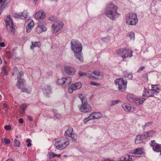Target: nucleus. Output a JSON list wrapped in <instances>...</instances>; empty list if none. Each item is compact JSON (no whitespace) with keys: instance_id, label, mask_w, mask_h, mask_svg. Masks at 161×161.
<instances>
[{"instance_id":"nucleus-1","label":"nucleus","mask_w":161,"mask_h":161,"mask_svg":"<svg viewBox=\"0 0 161 161\" xmlns=\"http://www.w3.org/2000/svg\"><path fill=\"white\" fill-rule=\"evenodd\" d=\"M71 49L74 52V56L81 62L83 61L82 53V46L81 43L77 40L72 39L70 42Z\"/></svg>"},{"instance_id":"nucleus-2","label":"nucleus","mask_w":161,"mask_h":161,"mask_svg":"<svg viewBox=\"0 0 161 161\" xmlns=\"http://www.w3.org/2000/svg\"><path fill=\"white\" fill-rule=\"evenodd\" d=\"M117 9V7L113 3L107 5L105 11L106 16L110 19L114 20L120 15L116 11Z\"/></svg>"},{"instance_id":"nucleus-3","label":"nucleus","mask_w":161,"mask_h":161,"mask_svg":"<svg viewBox=\"0 0 161 161\" xmlns=\"http://www.w3.org/2000/svg\"><path fill=\"white\" fill-rule=\"evenodd\" d=\"M78 97L80 99L82 104L79 108L80 111L82 112L87 113L90 112L92 108L87 102V99L85 95L82 94H79Z\"/></svg>"},{"instance_id":"nucleus-4","label":"nucleus","mask_w":161,"mask_h":161,"mask_svg":"<svg viewBox=\"0 0 161 161\" xmlns=\"http://www.w3.org/2000/svg\"><path fill=\"white\" fill-rule=\"evenodd\" d=\"M133 51L132 50L125 47L121 48L117 51V54L121 56L123 59L133 56Z\"/></svg>"},{"instance_id":"nucleus-5","label":"nucleus","mask_w":161,"mask_h":161,"mask_svg":"<svg viewBox=\"0 0 161 161\" xmlns=\"http://www.w3.org/2000/svg\"><path fill=\"white\" fill-rule=\"evenodd\" d=\"M138 19L136 14L131 13L128 14L126 18V22L129 25H135L137 24Z\"/></svg>"},{"instance_id":"nucleus-6","label":"nucleus","mask_w":161,"mask_h":161,"mask_svg":"<svg viewBox=\"0 0 161 161\" xmlns=\"http://www.w3.org/2000/svg\"><path fill=\"white\" fill-rule=\"evenodd\" d=\"M114 83L116 85H118L119 91L124 92L126 90L127 84L126 80H124L122 78L117 79L115 80Z\"/></svg>"},{"instance_id":"nucleus-7","label":"nucleus","mask_w":161,"mask_h":161,"mask_svg":"<svg viewBox=\"0 0 161 161\" xmlns=\"http://www.w3.org/2000/svg\"><path fill=\"white\" fill-rule=\"evenodd\" d=\"M64 26L63 23L61 21H58L55 22L52 25V32L53 34H56L61 31Z\"/></svg>"},{"instance_id":"nucleus-8","label":"nucleus","mask_w":161,"mask_h":161,"mask_svg":"<svg viewBox=\"0 0 161 161\" xmlns=\"http://www.w3.org/2000/svg\"><path fill=\"white\" fill-rule=\"evenodd\" d=\"M6 26L7 28H9L11 33L12 34H14V25L12 20L10 18V16L8 15L7 16V18L5 20Z\"/></svg>"},{"instance_id":"nucleus-9","label":"nucleus","mask_w":161,"mask_h":161,"mask_svg":"<svg viewBox=\"0 0 161 161\" xmlns=\"http://www.w3.org/2000/svg\"><path fill=\"white\" fill-rule=\"evenodd\" d=\"M69 143V141H66L62 143L60 141H58L55 142L54 145L57 149L62 150L68 146Z\"/></svg>"},{"instance_id":"nucleus-10","label":"nucleus","mask_w":161,"mask_h":161,"mask_svg":"<svg viewBox=\"0 0 161 161\" xmlns=\"http://www.w3.org/2000/svg\"><path fill=\"white\" fill-rule=\"evenodd\" d=\"M150 145L155 152H159L161 150V144L156 143L155 140L151 141Z\"/></svg>"},{"instance_id":"nucleus-11","label":"nucleus","mask_w":161,"mask_h":161,"mask_svg":"<svg viewBox=\"0 0 161 161\" xmlns=\"http://www.w3.org/2000/svg\"><path fill=\"white\" fill-rule=\"evenodd\" d=\"M27 15V11L24 10L22 12L15 13L13 15L15 18H19L24 19L26 18Z\"/></svg>"},{"instance_id":"nucleus-12","label":"nucleus","mask_w":161,"mask_h":161,"mask_svg":"<svg viewBox=\"0 0 161 161\" xmlns=\"http://www.w3.org/2000/svg\"><path fill=\"white\" fill-rule=\"evenodd\" d=\"M64 69L65 73L69 75H73L76 71L75 69L71 66H65Z\"/></svg>"},{"instance_id":"nucleus-13","label":"nucleus","mask_w":161,"mask_h":161,"mask_svg":"<svg viewBox=\"0 0 161 161\" xmlns=\"http://www.w3.org/2000/svg\"><path fill=\"white\" fill-rule=\"evenodd\" d=\"M102 116V114L99 112H94L91 114L88 117L89 120L97 119L100 118Z\"/></svg>"},{"instance_id":"nucleus-14","label":"nucleus","mask_w":161,"mask_h":161,"mask_svg":"<svg viewBox=\"0 0 161 161\" xmlns=\"http://www.w3.org/2000/svg\"><path fill=\"white\" fill-rule=\"evenodd\" d=\"M46 30L47 28L45 27L43 22H40L38 23L36 28V31L38 33L40 34Z\"/></svg>"},{"instance_id":"nucleus-15","label":"nucleus","mask_w":161,"mask_h":161,"mask_svg":"<svg viewBox=\"0 0 161 161\" xmlns=\"http://www.w3.org/2000/svg\"><path fill=\"white\" fill-rule=\"evenodd\" d=\"M43 92L45 95H48L52 92V88L50 86L48 85H44L42 87Z\"/></svg>"},{"instance_id":"nucleus-16","label":"nucleus","mask_w":161,"mask_h":161,"mask_svg":"<svg viewBox=\"0 0 161 161\" xmlns=\"http://www.w3.org/2000/svg\"><path fill=\"white\" fill-rule=\"evenodd\" d=\"M19 75L17 77V83L16 84V86L18 87H19V88L20 87V85L21 86L23 84L24 81V80L23 79H21V76L23 75H24L23 72L22 71H20L19 73Z\"/></svg>"},{"instance_id":"nucleus-17","label":"nucleus","mask_w":161,"mask_h":161,"mask_svg":"<svg viewBox=\"0 0 161 161\" xmlns=\"http://www.w3.org/2000/svg\"><path fill=\"white\" fill-rule=\"evenodd\" d=\"M144 91L145 94H143V97H153L155 93L151 89L147 90L145 88H144Z\"/></svg>"},{"instance_id":"nucleus-18","label":"nucleus","mask_w":161,"mask_h":161,"mask_svg":"<svg viewBox=\"0 0 161 161\" xmlns=\"http://www.w3.org/2000/svg\"><path fill=\"white\" fill-rule=\"evenodd\" d=\"M35 18L37 19H42L45 18V14L43 11L37 12L35 14Z\"/></svg>"},{"instance_id":"nucleus-19","label":"nucleus","mask_w":161,"mask_h":161,"mask_svg":"<svg viewBox=\"0 0 161 161\" xmlns=\"http://www.w3.org/2000/svg\"><path fill=\"white\" fill-rule=\"evenodd\" d=\"M145 138L143 133L141 135H137L136 136L135 143L136 144L141 143L143 142V139Z\"/></svg>"},{"instance_id":"nucleus-20","label":"nucleus","mask_w":161,"mask_h":161,"mask_svg":"<svg viewBox=\"0 0 161 161\" xmlns=\"http://www.w3.org/2000/svg\"><path fill=\"white\" fill-rule=\"evenodd\" d=\"M29 21V22L26 26V31L27 33H29L31 31L34 25V22L31 19Z\"/></svg>"},{"instance_id":"nucleus-21","label":"nucleus","mask_w":161,"mask_h":161,"mask_svg":"<svg viewBox=\"0 0 161 161\" xmlns=\"http://www.w3.org/2000/svg\"><path fill=\"white\" fill-rule=\"evenodd\" d=\"M145 138L152 137L156 134L155 131L153 130L146 131L143 133Z\"/></svg>"},{"instance_id":"nucleus-22","label":"nucleus","mask_w":161,"mask_h":161,"mask_svg":"<svg viewBox=\"0 0 161 161\" xmlns=\"http://www.w3.org/2000/svg\"><path fill=\"white\" fill-rule=\"evenodd\" d=\"M143 153L144 151L143 148L142 147H139L135 150H134L132 154L137 155H142L143 154Z\"/></svg>"},{"instance_id":"nucleus-23","label":"nucleus","mask_w":161,"mask_h":161,"mask_svg":"<svg viewBox=\"0 0 161 161\" xmlns=\"http://www.w3.org/2000/svg\"><path fill=\"white\" fill-rule=\"evenodd\" d=\"M145 100V98H140L138 97H135L133 103L137 105H139L142 104Z\"/></svg>"},{"instance_id":"nucleus-24","label":"nucleus","mask_w":161,"mask_h":161,"mask_svg":"<svg viewBox=\"0 0 161 161\" xmlns=\"http://www.w3.org/2000/svg\"><path fill=\"white\" fill-rule=\"evenodd\" d=\"M75 90L80 89L82 86V84L80 82H76L75 83L71 85Z\"/></svg>"},{"instance_id":"nucleus-25","label":"nucleus","mask_w":161,"mask_h":161,"mask_svg":"<svg viewBox=\"0 0 161 161\" xmlns=\"http://www.w3.org/2000/svg\"><path fill=\"white\" fill-rule=\"evenodd\" d=\"M41 44L39 42H32L31 45V46L30 48L31 49H34L35 47H40Z\"/></svg>"},{"instance_id":"nucleus-26","label":"nucleus","mask_w":161,"mask_h":161,"mask_svg":"<svg viewBox=\"0 0 161 161\" xmlns=\"http://www.w3.org/2000/svg\"><path fill=\"white\" fill-rule=\"evenodd\" d=\"M122 106L124 109L126 111H129L131 109V107L130 105L126 103L123 104Z\"/></svg>"},{"instance_id":"nucleus-27","label":"nucleus","mask_w":161,"mask_h":161,"mask_svg":"<svg viewBox=\"0 0 161 161\" xmlns=\"http://www.w3.org/2000/svg\"><path fill=\"white\" fill-rule=\"evenodd\" d=\"M124 75L125 77L128 78V79H131L133 77L132 73H128L127 71L124 72Z\"/></svg>"},{"instance_id":"nucleus-28","label":"nucleus","mask_w":161,"mask_h":161,"mask_svg":"<svg viewBox=\"0 0 161 161\" xmlns=\"http://www.w3.org/2000/svg\"><path fill=\"white\" fill-rule=\"evenodd\" d=\"M73 129L72 128H69L67 130L65 131L64 133V136L65 137H69L72 133Z\"/></svg>"},{"instance_id":"nucleus-29","label":"nucleus","mask_w":161,"mask_h":161,"mask_svg":"<svg viewBox=\"0 0 161 161\" xmlns=\"http://www.w3.org/2000/svg\"><path fill=\"white\" fill-rule=\"evenodd\" d=\"M152 89L155 93V94L157 95L158 93L157 90L159 89V88L158 86V85H152Z\"/></svg>"},{"instance_id":"nucleus-30","label":"nucleus","mask_w":161,"mask_h":161,"mask_svg":"<svg viewBox=\"0 0 161 161\" xmlns=\"http://www.w3.org/2000/svg\"><path fill=\"white\" fill-rule=\"evenodd\" d=\"M127 98L128 100L130 102L133 103L135 97L133 95L129 94L127 95Z\"/></svg>"},{"instance_id":"nucleus-31","label":"nucleus","mask_w":161,"mask_h":161,"mask_svg":"<svg viewBox=\"0 0 161 161\" xmlns=\"http://www.w3.org/2000/svg\"><path fill=\"white\" fill-rule=\"evenodd\" d=\"M129 155L121 157L119 159V161H129Z\"/></svg>"},{"instance_id":"nucleus-32","label":"nucleus","mask_w":161,"mask_h":161,"mask_svg":"<svg viewBox=\"0 0 161 161\" xmlns=\"http://www.w3.org/2000/svg\"><path fill=\"white\" fill-rule=\"evenodd\" d=\"M53 112L54 113V116L57 119H60L61 118V115L60 114L58 113L56 110H53Z\"/></svg>"},{"instance_id":"nucleus-33","label":"nucleus","mask_w":161,"mask_h":161,"mask_svg":"<svg viewBox=\"0 0 161 161\" xmlns=\"http://www.w3.org/2000/svg\"><path fill=\"white\" fill-rule=\"evenodd\" d=\"M64 79L65 81L64 84H65L66 85H68L71 83V79L70 77L64 78Z\"/></svg>"},{"instance_id":"nucleus-34","label":"nucleus","mask_w":161,"mask_h":161,"mask_svg":"<svg viewBox=\"0 0 161 161\" xmlns=\"http://www.w3.org/2000/svg\"><path fill=\"white\" fill-rule=\"evenodd\" d=\"M120 101L119 100H116L112 101L110 102L109 106H112L115 104H117L120 102Z\"/></svg>"},{"instance_id":"nucleus-35","label":"nucleus","mask_w":161,"mask_h":161,"mask_svg":"<svg viewBox=\"0 0 161 161\" xmlns=\"http://www.w3.org/2000/svg\"><path fill=\"white\" fill-rule=\"evenodd\" d=\"M24 84H23V85H22L21 86L20 85V89H21L22 90L21 91L22 92H25L27 93H30V92L29 90H28V89L26 88L25 87L24 88H22V86H23Z\"/></svg>"},{"instance_id":"nucleus-36","label":"nucleus","mask_w":161,"mask_h":161,"mask_svg":"<svg viewBox=\"0 0 161 161\" xmlns=\"http://www.w3.org/2000/svg\"><path fill=\"white\" fill-rule=\"evenodd\" d=\"M64 78H62L60 79H58L57 80V83L59 85H64Z\"/></svg>"},{"instance_id":"nucleus-37","label":"nucleus","mask_w":161,"mask_h":161,"mask_svg":"<svg viewBox=\"0 0 161 161\" xmlns=\"http://www.w3.org/2000/svg\"><path fill=\"white\" fill-rule=\"evenodd\" d=\"M153 122H147L145 123L144 125L142 126V128L144 129L146 127H149L152 124Z\"/></svg>"},{"instance_id":"nucleus-38","label":"nucleus","mask_w":161,"mask_h":161,"mask_svg":"<svg viewBox=\"0 0 161 161\" xmlns=\"http://www.w3.org/2000/svg\"><path fill=\"white\" fill-rule=\"evenodd\" d=\"M2 141L4 142L6 144H9L10 143V140L7 138H2Z\"/></svg>"},{"instance_id":"nucleus-39","label":"nucleus","mask_w":161,"mask_h":161,"mask_svg":"<svg viewBox=\"0 0 161 161\" xmlns=\"http://www.w3.org/2000/svg\"><path fill=\"white\" fill-rule=\"evenodd\" d=\"M92 73L94 75L99 76L101 75V72L98 70H95L92 71Z\"/></svg>"},{"instance_id":"nucleus-40","label":"nucleus","mask_w":161,"mask_h":161,"mask_svg":"<svg viewBox=\"0 0 161 161\" xmlns=\"http://www.w3.org/2000/svg\"><path fill=\"white\" fill-rule=\"evenodd\" d=\"M14 146L15 147H19L20 146V142L19 140L15 139L14 140Z\"/></svg>"},{"instance_id":"nucleus-41","label":"nucleus","mask_w":161,"mask_h":161,"mask_svg":"<svg viewBox=\"0 0 161 161\" xmlns=\"http://www.w3.org/2000/svg\"><path fill=\"white\" fill-rule=\"evenodd\" d=\"M110 39V37L109 36H107L106 37L104 38H102L101 39L102 41L105 42H108Z\"/></svg>"},{"instance_id":"nucleus-42","label":"nucleus","mask_w":161,"mask_h":161,"mask_svg":"<svg viewBox=\"0 0 161 161\" xmlns=\"http://www.w3.org/2000/svg\"><path fill=\"white\" fill-rule=\"evenodd\" d=\"M74 90H75L73 88V87H72V86L70 85L68 87V91L69 93H72Z\"/></svg>"},{"instance_id":"nucleus-43","label":"nucleus","mask_w":161,"mask_h":161,"mask_svg":"<svg viewBox=\"0 0 161 161\" xmlns=\"http://www.w3.org/2000/svg\"><path fill=\"white\" fill-rule=\"evenodd\" d=\"M27 106L25 104H23L22 105H21L20 108L21 109L23 110L22 113H24V112L25 110L27 108Z\"/></svg>"},{"instance_id":"nucleus-44","label":"nucleus","mask_w":161,"mask_h":161,"mask_svg":"<svg viewBox=\"0 0 161 161\" xmlns=\"http://www.w3.org/2000/svg\"><path fill=\"white\" fill-rule=\"evenodd\" d=\"M129 36L130 38L131 39L134 40L135 37V34L133 32H131L129 33Z\"/></svg>"},{"instance_id":"nucleus-45","label":"nucleus","mask_w":161,"mask_h":161,"mask_svg":"<svg viewBox=\"0 0 161 161\" xmlns=\"http://www.w3.org/2000/svg\"><path fill=\"white\" fill-rule=\"evenodd\" d=\"M90 84L91 85H92L95 86H101L100 84L92 81L90 82Z\"/></svg>"},{"instance_id":"nucleus-46","label":"nucleus","mask_w":161,"mask_h":161,"mask_svg":"<svg viewBox=\"0 0 161 161\" xmlns=\"http://www.w3.org/2000/svg\"><path fill=\"white\" fill-rule=\"evenodd\" d=\"M26 142L28 143L27 147H29L31 146V140L30 139H28L26 140Z\"/></svg>"},{"instance_id":"nucleus-47","label":"nucleus","mask_w":161,"mask_h":161,"mask_svg":"<svg viewBox=\"0 0 161 161\" xmlns=\"http://www.w3.org/2000/svg\"><path fill=\"white\" fill-rule=\"evenodd\" d=\"M69 137H71L73 140H75L76 138V135L74 134H72L69 136Z\"/></svg>"},{"instance_id":"nucleus-48","label":"nucleus","mask_w":161,"mask_h":161,"mask_svg":"<svg viewBox=\"0 0 161 161\" xmlns=\"http://www.w3.org/2000/svg\"><path fill=\"white\" fill-rule=\"evenodd\" d=\"M78 75L80 76H87V74L85 73H83L81 71L78 72Z\"/></svg>"},{"instance_id":"nucleus-49","label":"nucleus","mask_w":161,"mask_h":161,"mask_svg":"<svg viewBox=\"0 0 161 161\" xmlns=\"http://www.w3.org/2000/svg\"><path fill=\"white\" fill-rule=\"evenodd\" d=\"M4 129L7 130H10L11 129V127L10 125H6L4 127Z\"/></svg>"},{"instance_id":"nucleus-50","label":"nucleus","mask_w":161,"mask_h":161,"mask_svg":"<svg viewBox=\"0 0 161 161\" xmlns=\"http://www.w3.org/2000/svg\"><path fill=\"white\" fill-rule=\"evenodd\" d=\"M8 108V105L5 103H4L3 104V109L6 111L7 109Z\"/></svg>"},{"instance_id":"nucleus-51","label":"nucleus","mask_w":161,"mask_h":161,"mask_svg":"<svg viewBox=\"0 0 161 161\" xmlns=\"http://www.w3.org/2000/svg\"><path fill=\"white\" fill-rule=\"evenodd\" d=\"M145 68L144 66H141L137 70V72H139L142 71Z\"/></svg>"},{"instance_id":"nucleus-52","label":"nucleus","mask_w":161,"mask_h":161,"mask_svg":"<svg viewBox=\"0 0 161 161\" xmlns=\"http://www.w3.org/2000/svg\"><path fill=\"white\" fill-rule=\"evenodd\" d=\"M6 56H7L8 58L11 57V54L10 52L7 51L6 52Z\"/></svg>"},{"instance_id":"nucleus-53","label":"nucleus","mask_w":161,"mask_h":161,"mask_svg":"<svg viewBox=\"0 0 161 161\" xmlns=\"http://www.w3.org/2000/svg\"><path fill=\"white\" fill-rule=\"evenodd\" d=\"M55 18V17L54 16H52L50 17L49 18V19L50 20L53 21L54 20Z\"/></svg>"},{"instance_id":"nucleus-54","label":"nucleus","mask_w":161,"mask_h":161,"mask_svg":"<svg viewBox=\"0 0 161 161\" xmlns=\"http://www.w3.org/2000/svg\"><path fill=\"white\" fill-rule=\"evenodd\" d=\"M27 118L30 121H32L33 120L32 117L31 116L28 115Z\"/></svg>"},{"instance_id":"nucleus-55","label":"nucleus","mask_w":161,"mask_h":161,"mask_svg":"<svg viewBox=\"0 0 161 161\" xmlns=\"http://www.w3.org/2000/svg\"><path fill=\"white\" fill-rule=\"evenodd\" d=\"M19 122L20 124H22L23 123L24 120L23 119L19 118Z\"/></svg>"},{"instance_id":"nucleus-56","label":"nucleus","mask_w":161,"mask_h":161,"mask_svg":"<svg viewBox=\"0 0 161 161\" xmlns=\"http://www.w3.org/2000/svg\"><path fill=\"white\" fill-rule=\"evenodd\" d=\"M88 117L86 119H85L83 120V123L84 124H86L87 123V121L89 120Z\"/></svg>"},{"instance_id":"nucleus-57","label":"nucleus","mask_w":161,"mask_h":161,"mask_svg":"<svg viewBox=\"0 0 161 161\" xmlns=\"http://www.w3.org/2000/svg\"><path fill=\"white\" fill-rule=\"evenodd\" d=\"M87 76L88 77L90 78L94 79L95 80H97V79L96 78H95V77H94L93 76H91V75H87Z\"/></svg>"},{"instance_id":"nucleus-58","label":"nucleus","mask_w":161,"mask_h":161,"mask_svg":"<svg viewBox=\"0 0 161 161\" xmlns=\"http://www.w3.org/2000/svg\"><path fill=\"white\" fill-rule=\"evenodd\" d=\"M132 157H134V156H131V157L129 156V161H133L132 158Z\"/></svg>"},{"instance_id":"nucleus-59","label":"nucleus","mask_w":161,"mask_h":161,"mask_svg":"<svg viewBox=\"0 0 161 161\" xmlns=\"http://www.w3.org/2000/svg\"><path fill=\"white\" fill-rule=\"evenodd\" d=\"M0 46L1 47H5V44L3 42H0Z\"/></svg>"},{"instance_id":"nucleus-60","label":"nucleus","mask_w":161,"mask_h":161,"mask_svg":"<svg viewBox=\"0 0 161 161\" xmlns=\"http://www.w3.org/2000/svg\"><path fill=\"white\" fill-rule=\"evenodd\" d=\"M103 161H115L114 160H110L109 159H106L104 160Z\"/></svg>"},{"instance_id":"nucleus-61","label":"nucleus","mask_w":161,"mask_h":161,"mask_svg":"<svg viewBox=\"0 0 161 161\" xmlns=\"http://www.w3.org/2000/svg\"><path fill=\"white\" fill-rule=\"evenodd\" d=\"M51 156L52 157V158H54L55 157L57 156V154H55L54 153H52L51 155Z\"/></svg>"},{"instance_id":"nucleus-62","label":"nucleus","mask_w":161,"mask_h":161,"mask_svg":"<svg viewBox=\"0 0 161 161\" xmlns=\"http://www.w3.org/2000/svg\"><path fill=\"white\" fill-rule=\"evenodd\" d=\"M14 69L15 70H16L17 71V70H18V68H17V67H14Z\"/></svg>"},{"instance_id":"nucleus-63","label":"nucleus","mask_w":161,"mask_h":161,"mask_svg":"<svg viewBox=\"0 0 161 161\" xmlns=\"http://www.w3.org/2000/svg\"><path fill=\"white\" fill-rule=\"evenodd\" d=\"M6 161H14L12 159H8V160H6Z\"/></svg>"},{"instance_id":"nucleus-64","label":"nucleus","mask_w":161,"mask_h":161,"mask_svg":"<svg viewBox=\"0 0 161 161\" xmlns=\"http://www.w3.org/2000/svg\"><path fill=\"white\" fill-rule=\"evenodd\" d=\"M3 2V0H0V3H1Z\"/></svg>"}]
</instances>
